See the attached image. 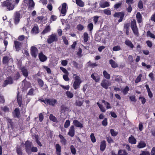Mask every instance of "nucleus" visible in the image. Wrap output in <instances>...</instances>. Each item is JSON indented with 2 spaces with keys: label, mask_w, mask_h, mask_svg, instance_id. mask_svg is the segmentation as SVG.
<instances>
[{
  "label": "nucleus",
  "mask_w": 155,
  "mask_h": 155,
  "mask_svg": "<svg viewBox=\"0 0 155 155\" xmlns=\"http://www.w3.org/2000/svg\"><path fill=\"white\" fill-rule=\"evenodd\" d=\"M19 1L20 0H6L1 3V6L5 8L7 11H12L18 4Z\"/></svg>",
  "instance_id": "1"
},
{
  "label": "nucleus",
  "mask_w": 155,
  "mask_h": 155,
  "mask_svg": "<svg viewBox=\"0 0 155 155\" xmlns=\"http://www.w3.org/2000/svg\"><path fill=\"white\" fill-rule=\"evenodd\" d=\"M73 77L74 81L73 83V87L74 89L77 90L79 89L82 82L80 77L76 74H73Z\"/></svg>",
  "instance_id": "2"
},
{
  "label": "nucleus",
  "mask_w": 155,
  "mask_h": 155,
  "mask_svg": "<svg viewBox=\"0 0 155 155\" xmlns=\"http://www.w3.org/2000/svg\"><path fill=\"white\" fill-rule=\"evenodd\" d=\"M131 27L134 34L137 36H138L139 34L135 19H134L133 21H131Z\"/></svg>",
  "instance_id": "3"
},
{
  "label": "nucleus",
  "mask_w": 155,
  "mask_h": 155,
  "mask_svg": "<svg viewBox=\"0 0 155 155\" xmlns=\"http://www.w3.org/2000/svg\"><path fill=\"white\" fill-rule=\"evenodd\" d=\"M124 12H115L114 14V16L115 18H119L118 22H121L124 19Z\"/></svg>",
  "instance_id": "4"
},
{
  "label": "nucleus",
  "mask_w": 155,
  "mask_h": 155,
  "mask_svg": "<svg viewBox=\"0 0 155 155\" xmlns=\"http://www.w3.org/2000/svg\"><path fill=\"white\" fill-rule=\"evenodd\" d=\"M58 40L56 34H52L48 36L47 41L48 44H51L54 42H56Z\"/></svg>",
  "instance_id": "5"
},
{
  "label": "nucleus",
  "mask_w": 155,
  "mask_h": 155,
  "mask_svg": "<svg viewBox=\"0 0 155 155\" xmlns=\"http://www.w3.org/2000/svg\"><path fill=\"white\" fill-rule=\"evenodd\" d=\"M25 145L26 152L28 154H31V148L32 145L31 142L27 140L25 142Z\"/></svg>",
  "instance_id": "6"
},
{
  "label": "nucleus",
  "mask_w": 155,
  "mask_h": 155,
  "mask_svg": "<svg viewBox=\"0 0 155 155\" xmlns=\"http://www.w3.org/2000/svg\"><path fill=\"white\" fill-rule=\"evenodd\" d=\"M38 51L37 48L34 46H32L31 48L30 53L32 56L35 58H36Z\"/></svg>",
  "instance_id": "7"
},
{
  "label": "nucleus",
  "mask_w": 155,
  "mask_h": 155,
  "mask_svg": "<svg viewBox=\"0 0 155 155\" xmlns=\"http://www.w3.org/2000/svg\"><path fill=\"white\" fill-rule=\"evenodd\" d=\"M20 14L19 12H16L14 15V22L15 25H17L19 22L20 18Z\"/></svg>",
  "instance_id": "8"
},
{
  "label": "nucleus",
  "mask_w": 155,
  "mask_h": 155,
  "mask_svg": "<svg viewBox=\"0 0 155 155\" xmlns=\"http://www.w3.org/2000/svg\"><path fill=\"white\" fill-rule=\"evenodd\" d=\"M46 102H47L46 105L54 106L57 103V101L54 98H47V101Z\"/></svg>",
  "instance_id": "9"
},
{
  "label": "nucleus",
  "mask_w": 155,
  "mask_h": 155,
  "mask_svg": "<svg viewBox=\"0 0 155 155\" xmlns=\"http://www.w3.org/2000/svg\"><path fill=\"white\" fill-rule=\"evenodd\" d=\"M22 43L17 41H15L14 42V46L15 47L16 51H19L21 48Z\"/></svg>",
  "instance_id": "10"
},
{
  "label": "nucleus",
  "mask_w": 155,
  "mask_h": 155,
  "mask_svg": "<svg viewBox=\"0 0 155 155\" xmlns=\"http://www.w3.org/2000/svg\"><path fill=\"white\" fill-rule=\"evenodd\" d=\"M24 2L28 3V8H29L32 9L34 8L35 4L33 0H24Z\"/></svg>",
  "instance_id": "11"
},
{
  "label": "nucleus",
  "mask_w": 155,
  "mask_h": 155,
  "mask_svg": "<svg viewBox=\"0 0 155 155\" xmlns=\"http://www.w3.org/2000/svg\"><path fill=\"white\" fill-rule=\"evenodd\" d=\"M101 85L104 88L107 89L108 86L110 85V83L108 81L104 79L103 80Z\"/></svg>",
  "instance_id": "12"
},
{
  "label": "nucleus",
  "mask_w": 155,
  "mask_h": 155,
  "mask_svg": "<svg viewBox=\"0 0 155 155\" xmlns=\"http://www.w3.org/2000/svg\"><path fill=\"white\" fill-rule=\"evenodd\" d=\"M75 128L74 125H71L69 128L68 135L70 137H73L75 135Z\"/></svg>",
  "instance_id": "13"
},
{
  "label": "nucleus",
  "mask_w": 155,
  "mask_h": 155,
  "mask_svg": "<svg viewBox=\"0 0 155 155\" xmlns=\"http://www.w3.org/2000/svg\"><path fill=\"white\" fill-rule=\"evenodd\" d=\"M8 79L4 81L2 85L3 87H6L9 84H12L13 83L12 79L11 76L9 77L8 78Z\"/></svg>",
  "instance_id": "14"
},
{
  "label": "nucleus",
  "mask_w": 155,
  "mask_h": 155,
  "mask_svg": "<svg viewBox=\"0 0 155 155\" xmlns=\"http://www.w3.org/2000/svg\"><path fill=\"white\" fill-rule=\"evenodd\" d=\"M38 57L40 61L42 62L46 61L47 59V57L42 52H41L39 54Z\"/></svg>",
  "instance_id": "15"
},
{
  "label": "nucleus",
  "mask_w": 155,
  "mask_h": 155,
  "mask_svg": "<svg viewBox=\"0 0 155 155\" xmlns=\"http://www.w3.org/2000/svg\"><path fill=\"white\" fill-rule=\"evenodd\" d=\"M56 149L55 153L57 155H61V147L58 143L56 144L55 146Z\"/></svg>",
  "instance_id": "16"
},
{
  "label": "nucleus",
  "mask_w": 155,
  "mask_h": 155,
  "mask_svg": "<svg viewBox=\"0 0 155 155\" xmlns=\"http://www.w3.org/2000/svg\"><path fill=\"white\" fill-rule=\"evenodd\" d=\"M7 124L8 127V128H13L14 127V123L12 121V120L8 118V117L6 118Z\"/></svg>",
  "instance_id": "17"
},
{
  "label": "nucleus",
  "mask_w": 155,
  "mask_h": 155,
  "mask_svg": "<svg viewBox=\"0 0 155 155\" xmlns=\"http://www.w3.org/2000/svg\"><path fill=\"white\" fill-rule=\"evenodd\" d=\"M125 44L130 47L131 49H133L134 47V46L132 42L128 39L126 40L124 42Z\"/></svg>",
  "instance_id": "18"
},
{
  "label": "nucleus",
  "mask_w": 155,
  "mask_h": 155,
  "mask_svg": "<svg viewBox=\"0 0 155 155\" xmlns=\"http://www.w3.org/2000/svg\"><path fill=\"white\" fill-rule=\"evenodd\" d=\"M100 150L102 151H104L106 147V142L105 140H103L102 141L100 145Z\"/></svg>",
  "instance_id": "19"
},
{
  "label": "nucleus",
  "mask_w": 155,
  "mask_h": 155,
  "mask_svg": "<svg viewBox=\"0 0 155 155\" xmlns=\"http://www.w3.org/2000/svg\"><path fill=\"white\" fill-rule=\"evenodd\" d=\"M17 99L19 106L21 107L22 104V98L21 96H20L19 92L17 94Z\"/></svg>",
  "instance_id": "20"
},
{
  "label": "nucleus",
  "mask_w": 155,
  "mask_h": 155,
  "mask_svg": "<svg viewBox=\"0 0 155 155\" xmlns=\"http://www.w3.org/2000/svg\"><path fill=\"white\" fill-rule=\"evenodd\" d=\"M73 124L76 127H78L82 128L83 124L77 120H74L73 121Z\"/></svg>",
  "instance_id": "21"
},
{
  "label": "nucleus",
  "mask_w": 155,
  "mask_h": 155,
  "mask_svg": "<svg viewBox=\"0 0 155 155\" xmlns=\"http://www.w3.org/2000/svg\"><path fill=\"white\" fill-rule=\"evenodd\" d=\"M21 70L22 74L24 76L27 77L28 76V71L25 67H21Z\"/></svg>",
  "instance_id": "22"
},
{
  "label": "nucleus",
  "mask_w": 155,
  "mask_h": 155,
  "mask_svg": "<svg viewBox=\"0 0 155 155\" xmlns=\"http://www.w3.org/2000/svg\"><path fill=\"white\" fill-rule=\"evenodd\" d=\"M128 141L131 144H135L136 143L137 140L133 136L131 135L129 137Z\"/></svg>",
  "instance_id": "23"
},
{
  "label": "nucleus",
  "mask_w": 155,
  "mask_h": 155,
  "mask_svg": "<svg viewBox=\"0 0 155 155\" xmlns=\"http://www.w3.org/2000/svg\"><path fill=\"white\" fill-rule=\"evenodd\" d=\"M14 112L15 114L13 115L14 117L19 118L20 116L19 109L18 108H16L14 110Z\"/></svg>",
  "instance_id": "24"
},
{
  "label": "nucleus",
  "mask_w": 155,
  "mask_h": 155,
  "mask_svg": "<svg viewBox=\"0 0 155 155\" xmlns=\"http://www.w3.org/2000/svg\"><path fill=\"white\" fill-rule=\"evenodd\" d=\"M130 27V24L128 23H127L124 24V29L125 31L126 34L127 35H128L129 34V28Z\"/></svg>",
  "instance_id": "25"
},
{
  "label": "nucleus",
  "mask_w": 155,
  "mask_h": 155,
  "mask_svg": "<svg viewBox=\"0 0 155 155\" xmlns=\"http://www.w3.org/2000/svg\"><path fill=\"white\" fill-rule=\"evenodd\" d=\"M67 6V4L65 3H64L62 5V7L61 10V14L65 15L66 13V8Z\"/></svg>",
  "instance_id": "26"
},
{
  "label": "nucleus",
  "mask_w": 155,
  "mask_h": 155,
  "mask_svg": "<svg viewBox=\"0 0 155 155\" xmlns=\"http://www.w3.org/2000/svg\"><path fill=\"white\" fill-rule=\"evenodd\" d=\"M128 153L125 150L120 149L118 150V155H128Z\"/></svg>",
  "instance_id": "27"
},
{
  "label": "nucleus",
  "mask_w": 155,
  "mask_h": 155,
  "mask_svg": "<svg viewBox=\"0 0 155 155\" xmlns=\"http://www.w3.org/2000/svg\"><path fill=\"white\" fill-rule=\"evenodd\" d=\"M26 79H25L23 81V82L24 83V87L26 88H28L31 87V84L28 81H25Z\"/></svg>",
  "instance_id": "28"
},
{
  "label": "nucleus",
  "mask_w": 155,
  "mask_h": 155,
  "mask_svg": "<svg viewBox=\"0 0 155 155\" xmlns=\"http://www.w3.org/2000/svg\"><path fill=\"white\" fill-rule=\"evenodd\" d=\"M109 63L112 68H115L118 67L117 64L112 59H110L109 60Z\"/></svg>",
  "instance_id": "29"
},
{
  "label": "nucleus",
  "mask_w": 155,
  "mask_h": 155,
  "mask_svg": "<svg viewBox=\"0 0 155 155\" xmlns=\"http://www.w3.org/2000/svg\"><path fill=\"white\" fill-rule=\"evenodd\" d=\"M16 152L18 155H23V152L22 151L21 148L18 146L16 148Z\"/></svg>",
  "instance_id": "30"
},
{
  "label": "nucleus",
  "mask_w": 155,
  "mask_h": 155,
  "mask_svg": "<svg viewBox=\"0 0 155 155\" xmlns=\"http://www.w3.org/2000/svg\"><path fill=\"white\" fill-rule=\"evenodd\" d=\"M100 6L102 8H105L109 6V3L107 2H101L99 4Z\"/></svg>",
  "instance_id": "31"
},
{
  "label": "nucleus",
  "mask_w": 155,
  "mask_h": 155,
  "mask_svg": "<svg viewBox=\"0 0 155 155\" xmlns=\"http://www.w3.org/2000/svg\"><path fill=\"white\" fill-rule=\"evenodd\" d=\"M50 30L51 28L50 25H48L46 26L45 28L42 31V34H45L49 32L50 31Z\"/></svg>",
  "instance_id": "32"
},
{
  "label": "nucleus",
  "mask_w": 155,
  "mask_h": 155,
  "mask_svg": "<svg viewBox=\"0 0 155 155\" xmlns=\"http://www.w3.org/2000/svg\"><path fill=\"white\" fill-rule=\"evenodd\" d=\"M58 137L61 139V142L63 143L64 145H65L66 143V140L63 136L60 134L59 135Z\"/></svg>",
  "instance_id": "33"
},
{
  "label": "nucleus",
  "mask_w": 155,
  "mask_h": 155,
  "mask_svg": "<svg viewBox=\"0 0 155 155\" xmlns=\"http://www.w3.org/2000/svg\"><path fill=\"white\" fill-rule=\"evenodd\" d=\"M10 59L8 56H4L2 59V63L4 64H8Z\"/></svg>",
  "instance_id": "34"
},
{
  "label": "nucleus",
  "mask_w": 155,
  "mask_h": 155,
  "mask_svg": "<svg viewBox=\"0 0 155 155\" xmlns=\"http://www.w3.org/2000/svg\"><path fill=\"white\" fill-rule=\"evenodd\" d=\"M146 146V144L144 142L141 141L137 146V147L139 148H144Z\"/></svg>",
  "instance_id": "35"
},
{
  "label": "nucleus",
  "mask_w": 155,
  "mask_h": 155,
  "mask_svg": "<svg viewBox=\"0 0 155 155\" xmlns=\"http://www.w3.org/2000/svg\"><path fill=\"white\" fill-rule=\"evenodd\" d=\"M76 4L78 5L81 7H83L84 6V2L82 0H76Z\"/></svg>",
  "instance_id": "36"
},
{
  "label": "nucleus",
  "mask_w": 155,
  "mask_h": 155,
  "mask_svg": "<svg viewBox=\"0 0 155 155\" xmlns=\"http://www.w3.org/2000/svg\"><path fill=\"white\" fill-rule=\"evenodd\" d=\"M31 32L33 33L38 34V27L37 26H34L32 28Z\"/></svg>",
  "instance_id": "37"
},
{
  "label": "nucleus",
  "mask_w": 155,
  "mask_h": 155,
  "mask_svg": "<svg viewBox=\"0 0 155 155\" xmlns=\"http://www.w3.org/2000/svg\"><path fill=\"white\" fill-rule=\"evenodd\" d=\"M49 119L54 122L57 123L58 120L57 118L52 114H50L49 116Z\"/></svg>",
  "instance_id": "38"
},
{
  "label": "nucleus",
  "mask_w": 155,
  "mask_h": 155,
  "mask_svg": "<svg viewBox=\"0 0 155 155\" xmlns=\"http://www.w3.org/2000/svg\"><path fill=\"white\" fill-rule=\"evenodd\" d=\"M103 74L104 78L107 79H110V75L107 71L104 70L103 71Z\"/></svg>",
  "instance_id": "39"
},
{
  "label": "nucleus",
  "mask_w": 155,
  "mask_h": 155,
  "mask_svg": "<svg viewBox=\"0 0 155 155\" xmlns=\"http://www.w3.org/2000/svg\"><path fill=\"white\" fill-rule=\"evenodd\" d=\"M97 104L100 109V110L103 113L105 112L106 110L102 105L100 104L98 102H97Z\"/></svg>",
  "instance_id": "40"
},
{
  "label": "nucleus",
  "mask_w": 155,
  "mask_h": 155,
  "mask_svg": "<svg viewBox=\"0 0 155 155\" xmlns=\"http://www.w3.org/2000/svg\"><path fill=\"white\" fill-rule=\"evenodd\" d=\"M66 94L67 97L70 98H72L74 96L73 93L70 91H66Z\"/></svg>",
  "instance_id": "41"
},
{
  "label": "nucleus",
  "mask_w": 155,
  "mask_h": 155,
  "mask_svg": "<svg viewBox=\"0 0 155 155\" xmlns=\"http://www.w3.org/2000/svg\"><path fill=\"white\" fill-rule=\"evenodd\" d=\"M88 35L87 32H85L84 34V41L85 42H86L88 40Z\"/></svg>",
  "instance_id": "42"
},
{
  "label": "nucleus",
  "mask_w": 155,
  "mask_h": 155,
  "mask_svg": "<svg viewBox=\"0 0 155 155\" xmlns=\"http://www.w3.org/2000/svg\"><path fill=\"white\" fill-rule=\"evenodd\" d=\"M93 27L94 25L92 23H90L87 26V29L90 32H91L92 31L93 29Z\"/></svg>",
  "instance_id": "43"
},
{
  "label": "nucleus",
  "mask_w": 155,
  "mask_h": 155,
  "mask_svg": "<svg viewBox=\"0 0 155 155\" xmlns=\"http://www.w3.org/2000/svg\"><path fill=\"white\" fill-rule=\"evenodd\" d=\"M142 77V74H140L137 78L135 80V82L136 83H137L140 82L141 80V78Z\"/></svg>",
  "instance_id": "44"
},
{
  "label": "nucleus",
  "mask_w": 155,
  "mask_h": 155,
  "mask_svg": "<svg viewBox=\"0 0 155 155\" xmlns=\"http://www.w3.org/2000/svg\"><path fill=\"white\" fill-rule=\"evenodd\" d=\"M129 91V88L128 87L126 86L125 87L122 91V92L124 95H126L127 94L128 92Z\"/></svg>",
  "instance_id": "45"
},
{
  "label": "nucleus",
  "mask_w": 155,
  "mask_h": 155,
  "mask_svg": "<svg viewBox=\"0 0 155 155\" xmlns=\"http://www.w3.org/2000/svg\"><path fill=\"white\" fill-rule=\"evenodd\" d=\"M70 149L71 151L73 154L75 155L76 154V150L73 145H71V146Z\"/></svg>",
  "instance_id": "46"
},
{
  "label": "nucleus",
  "mask_w": 155,
  "mask_h": 155,
  "mask_svg": "<svg viewBox=\"0 0 155 155\" xmlns=\"http://www.w3.org/2000/svg\"><path fill=\"white\" fill-rule=\"evenodd\" d=\"M70 125V121L69 120H67L64 123V127L65 128H68Z\"/></svg>",
  "instance_id": "47"
},
{
  "label": "nucleus",
  "mask_w": 155,
  "mask_h": 155,
  "mask_svg": "<svg viewBox=\"0 0 155 155\" xmlns=\"http://www.w3.org/2000/svg\"><path fill=\"white\" fill-rule=\"evenodd\" d=\"M102 125L104 126H106L107 125V118H104V120L102 121Z\"/></svg>",
  "instance_id": "48"
},
{
  "label": "nucleus",
  "mask_w": 155,
  "mask_h": 155,
  "mask_svg": "<svg viewBox=\"0 0 155 155\" xmlns=\"http://www.w3.org/2000/svg\"><path fill=\"white\" fill-rule=\"evenodd\" d=\"M147 36H149L152 38L155 39V35L151 33L150 31H147Z\"/></svg>",
  "instance_id": "49"
},
{
  "label": "nucleus",
  "mask_w": 155,
  "mask_h": 155,
  "mask_svg": "<svg viewBox=\"0 0 155 155\" xmlns=\"http://www.w3.org/2000/svg\"><path fill=\"white\" fill-rule=\"evenodd\" d=\"M91 77L93 78L96 82H98L100 80V78L98 76L97 78L94 75V74H92L91 75Z\"/></svg>",
  "instance_id": "50"
},
{
  "label": "nucleus",
  "mask_w": 155,
  "mask_h": 155,
  "mask_svg": "<svg viewBox=\"0 0 155 155\" xmlns=\"http://www.w3.org/2000/svg\"><path fill=\"white\" fill-rule=\"evenodd\" d=\"M37 81L38 83L41 87H42L44 86V82L42 80L39 78L38 79Z\"/></svg>",
  "instance_id": "51"
},
{
  "label": "nucleus",
  "mask_w": 155,
  "mask_h": 155,
  "mask_svg": "<svg viewBox=\"0 0 155 155\" xmlns=\"http://www.w3.org/2000/svg\"><path fill=\"white\" fill-rule=\"evenodd\" d=\"M90 137L92 142L94 143L96 142V140L95 137L94 133H91L90 135Z\"/></svg>",
  "instance_id": "52"
},
{
  "label": "nucleus",
  "mask_w": 155,
  "mask_h": 155,
  "mask_svg": "<svg viewBox=\"0 0 155 155\" xmlns=\"http://www.w3.org/2000/svg\"><path fill=\"white\" fill-rule=\"evenodd\" d=\"M83 102L80 101H76L75 104L76 106L81 107L83 104Z\"/></svg>",
  "instance_id": "53"
},
{
  "label": "nucleus",
  "mask_w": 155,
  "mask_h": 155,
  "mask_svg": "<svg viewBox=\"0 0 155 155\" xmlns=\"http://www.w3.org/2000/svg\"><path fill=\"white\" fill-rule=\"evenodd\" d=\"M121 50V48L119 45L114 46L113 48V50L114 51H117Z\"/></svg>",
  "instance_id": "54"
},
{
  "label": "nucleus",
  "mask_w": 155,
  "mask_h": 155,
  "mask_svg": "<svg viewBox=\"0 0 155 155\" xmlns=\"http://www.w3.org/2000/svg\"><path fill=\"white\" fill-rule=\"evenodd\" d=\"M110 132L111 136L113 137L116 136L117 134V133L115 132L114 130L113 129H110Z\"/></svg>",
  "instance_id": "55"
},
{
  "label": "nucleus",
  "mask_w": 155,
  "mask_h": 155,
  "mask_svg": "<svg viewBox=\"0 0 155 155\" xmlns=\"http://www.w3.org/2000/svg\"><path fill=\"white\" fill-rule=\"evenodd\" d=\"M84 28V26L80 24H78L77 26V28L79 31H82L83 29Z\"/></svg>",
  "instance_id": "56"
},
{
  "label": "nucleus",
  "mask_w": 155,
  "mask_h": 155,
  "mask_svg": "<svg viewBox=\"0 0 155 155\" xmlns=\"http://www.w3.org/2000/svg\"><path fill=\"white\" fill-rule=\"evenodd\" d=\"M106 139L107 142L109 143H111L114 142V140L110 137H107Z\"/></svg>",
  "instance_id": "57"
},
{
  "label": "nucleus",
  "mask_w": 155,
  "mask_h": 155,
  "mask_svg": "<svg viewBox=\"0 0 155 155\" xmlns=\"http://www.w3.org/2000/svg\"><path fill=\"white\" fill-rule=\"evenodd\" d=\"M20 73L18 72H17L16 75L14 76V79L15 80H17L20 78Z\"/></svg>",
  "instance_id": "58"
},
{
  "label": "nucleus",
  "mask_w": 155,
  "mask_h": 155,
  "mask_svg": "<svg viewBox=\"0 0 155 155\" xmlns=\"http://www.w3.org/2000/svg\"><path fill=\"white\" fill-rule=\"evenodd\" d=\"M138 7L140 9L143 8V7L142 1L140 0L138 2Z\"/></svg>",
  "instance_id": "59"
},
{
  "label": "nucleus",
  "mask_w": 155,
  "mask_h": 155,
  "mask_svg": "<svg viewBox=\"0 0 155 155\" xmlns=\"http://www.w3.org/2000/svg\"><path fill=\"white\" fill-rule=\"evenodd\" d=\"M140 155H150V152L147 151H142Z\"/></svg>",
  "instance_id": "60"
},
{
  "label": "nucleus",
  "mask_w": 155,
  "mask_h": 155,
  "mask_svg": "<svg viewBox=\"0 0 155 155\" xmlns=\"http://www.w3.org/2000/svg\"><path fill=\"white\" fill-rule=\"evenodd\" d=\"M93 18V21L94 23L96 24L98 21L99 16H95Z\"/></svg>",
  "instance_id": "61"
},
{
  "label": "nucleus",
  "mask_w": 155,
  "mask_h": 155,
  "mask_svg": "<svg viewBox=\"0 0 155 155\" xmlns=\"http://www.w3.org/2000/svg\"><path fill=\"white\" fill-rule=\"evenodd\" d=\"M60 69L65 74H68V71L66 70L65 68H64L62 67H61L60 68Z\"/></svg>",
  "instance_id": "62"
},
{
  "label": "nucleus",
  "mask_w": 155,
  "mask_h": 155,
  "mask_svg": "<svg viewBox=\"0 0 155 155\" xmlns=\"http://www.w3.org/2000/svg\"><path fill=\"white\" fill-rule=\"evenodd\" d=\"M31 152H36L38 151V149L36 147H33L31 148Z\"/></svg>",
  "instance_id": "63"
},
{
  "label": "nucleus",
  "mask_w": 155,
  "mask_h": 155,
  "mask_svg": "<svg viewBox=\"0 0 155 155\" xmlns=\"http://www.w3.org/2000/svg\"><path fill=\"white\" fill-rule=\"evenodd\" d=\"M39 118L40 121L42 122L43 121L44 119V115L42 113H41L39 114Z\"/></svg>",
  "instance_id": "64"
}]
</instances>
